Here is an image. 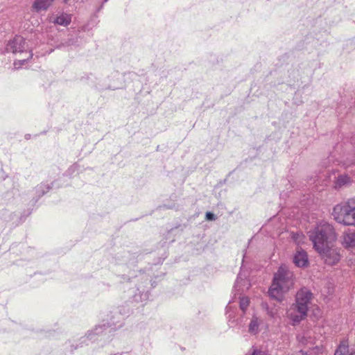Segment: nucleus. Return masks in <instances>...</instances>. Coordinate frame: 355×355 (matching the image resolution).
I'll return each instance as SVG.
<instances>
[{"mask_svg":"<svg viewBox=\"0 0 355 355\" xmlns=\"http://www.w3.org/2000/svg\"><path fill=\"white\" fill-rule=\"evenodd\" d=\"M342 244L345 248L355 247V230H349L343 233Z\"/></svg>","mask_w":355,"mask_h":355,"instance_id":"9b49d317","label":"nucleus"},{"mask_svg":"<svg viewBox=\"0 0 355 355\" xmlns=\"http://www.w3.org/2000/svg\"><path fill=\"white\" fill-rule=\"evenodd\" d=\"M331 214L338 223L355 227V198L335 205Z\"/></svg>","mask_w":355,"mask_h":355,"instance_id":"20e7f679","label":"nucleus"},{"mask_svg":"<svg viewBox=\"0 0 355 355\" xmlns=\"http://www.w3.org/2000/svg\"><path fill=\"white\" fill-rule=\"evenodd\" d=\"M347 340H343L336 350L334 355H355V353L349 354Z\"/></svg>","mask_w":355,"mask_h":355,"instance_id":"2eb2a0df","label":"nucleus"},{"mask_svg":"<svg viewBox=\"0 0 355 355\" xmlns=\"http://www.w3.org/2000/svg\"><path fill=\"white\" fill-rule=\"evenodd\" d=\"M297 339L299 340L300 342H301L303 344H307V340L303 337H301V336H297Z\"/></svg>","mask_w":355,"mask_h":355,"instance_id":"4be33fe9","label":"nucleus"},{"mask_svg":"<svg viewBox=\"0 0 355 355\" xmlns=\"http://www.w3.org/2000/svg\"><path fill=\"white\" fill-rule=\"evenodd\" d=\"M263 320L256 315H254L248 326V332L255 335L259 332V327L262 324Z\"/></svg>","mask_w":355,"mask_h":355,"instance_id":"ddd939ff","label":"nucleus"},{"mask_svg":"<svg viewBox=\"0 0 355 355\" xmlns=\"http://www.w3.org/2000/svg\"><path fill=\"white\" fill-rule=\"evenodd\" d=\"M311 298L312 293L309 290L302 288L297 292L296 295V303L293 305L301 309L302 313L304 311L307 312Z\"/></svg>","mask_w":355,"mask_h":355,"instance_id":"423d86ee","label":"nucleus"},{"mask_svg":"<svg viewBox=\"0 0 355 355\" xmlns=\"http://www.w3.org/2000/svg\"><path fill=\"white\" fill-rule=\"evenodd\" d=\"M216 217L215 215L211 212H207L206 214V219L208 220H215Z\"/></svg>","mask_w":355,"mask_h":355,"instance_id":"412c9836","label":"nucleus"},{"mask_svg":"<svg viewBox=\"0 0 355 355\" xmlns=\"http://www.w3.org/2000/svg\"><path fill=\"white\" fill-rule=\"evenodd\" d=\"M306 311H304L302 313L301 309L292 305L287 311V315L288 318L292 321L293 324L295 325L298 324L306 317Z\"/></svg>","mask_w":355,"mask_h":355,"instance_id":"1a4fd4ad","label":"nucleus"},{"mask_svg":"<svg viewBox=\"0 0 355 355\" xmlns=\"http://www.w3.org/2000/svg\"><path fill=\"white\" fill-rule=\"evenodd\" d=\"M54 0H46V7L49 6Z\"/></svg>","mask_w":355,"mask_h":355,"instance_id":"5701e85b","label":"nucleus"},{"mask_svg":"<svg viewBox=\"0 0 355 355\" xmlns=\"http://www.w3.org/2000/svg\"><path fill=\"white\" fill-rule=\"evenodd\" d=\"M352 183V179L347 174L339 175L334 180V188L339 189Z\"/></svg>","mask_w":355,"mask_h":355,"instance_id":"f8f14e48","label":"nucleus"},{"mask_svg":"<svg viewBox=\"0 0 355 355\" xmlns=\"http://www.w3.org/2000/svg\"><path fill=\"white\" fill-rule=\"evenodd\" d=\"M293 239L297 245H300L304 243L305 237L302 233L297 232L293 234Z\"/></svg>","mask_w":355,"mask_h":355,"instance_id":"a211bd4d","label":"nucleus"},{"mask_svg":"<svg viewBox=\"0 0 355 355\" xmlns=\"http://www.w3.org/2000/svg\"><path fill=\"white\" fill-rule=\"evenodd\" d=\"M250 304V300L247 297H242L239 300V307L243 313V315L245 313V311Z\"/></svg>","mask_w":355,"mask_h":355,"instance_id":"dca6fc26","label":"nucleus"},{"mask_svg":"<svg viewBox=\"0 0 355 355\" xmlns=\"http://www.w3.org/2000/svg\"><path fill=\"white\" fill-rule=\"evenodd\" d=\"M293 262L296 266L302 268L309 264V259L306 252L303 250H297L293 257Z\"/></svg>","mask_w":355,"mask_h":355,"instance_id":"9d476101","label":"nucleus"},{"mask_svg":"<svg viewBox=\"0 0 355 355\" xmlns=\"http://www.w3.org/2000/svg\"><path fill=\"white\" fill-rule=\"evenodd\" d=\"M71 15L62 12L49 16V21L57 25L67 26L71 21Z\"/></svg>","mask_w":355,"mask_h":355,"instance_id":"6e6552de","label":"nucleus"},{"mask_svg":"<svg viewBox=\"0 0 355 355\" xmlns=\"http://www.w3.org/2000/svg\"><path fill=\"white\" fill-rule=\"evenodd\" d=\"M252 355H269L266 352L254 349L252 354Z\"/></svg>","mask_w":355,"mask_h":355,"instance_id":"aec40b11","label":"nucleus"},{"mask_svg":"<svg viewBox=\"0 0 355 355\" xmlns=\"http://www.w3.org/2000/svg\"><path fill=\"white\" fill-rule=\"evenodd\" d=\"M25 44V40L21 36H15L12 40L8 42L6 46V49L8 52L25 54L24 58L15 61L14 67L16 69H21L33 56L31 52L26 51Z\"/></svg>","mask_w":355,"mask_h":355,"instance_id":"39448f33","label":"nucleus"},{"mask_svg":"<svg viewBox=\"0 0 355 355\" xmlns=\"http://www.w3.org/2000/svg\"><path fill=\"white\" fill-rule=\"evenodd\" d=\"M243 281V279H241V275H239L236 280V282H235V284H234V288L236 290H238L239 291L241 288H240V286H241V282Z\"/></svg>","mask_w":355,"mask_h":355,"instance_id":"6ab92c4d","label":"nucleus"},{"mask_svg":"<svg viewBox=\"0 0 355 355\" xmlns=\"http://www.w3.org/2000/svg\"><path fill=\"white\" fill-rule=\"evenodd\" d=\"M33 8L36 12H40L44 9V0H35Z\"/></svg>","mask_w":355,"mask_h":355,"instance_id":"f3484780","label":"nucleus"},{"mask_svg":"<svg viewBox=\"0 0 355 355\" xmlns=\"http://www.w3.org/2000/svg\"><path fill=\"white\" fill-rule=\"evenodd\" d=\"M294 284L293 274L286 266H281L275 273L273 281L269 288V295L277 300L282 301L284 295Z\"/></svg>","mask_w":355,"mask_h":355,"instance_id":"f03ea898","label":"nucleus"},{"mask_svg":"<svg viewBox=\"0 0 355 355\" xmlns=\"http://www.w3.org/2000/svg\"><path fill=\"white\" fill-rule=\"evenodd\" d=\"M105 330V324L103 325H97L93 329L88 331L85 337L90 340H96V336L101 334Z\"/></svg>","mask_w":355,"mask_h":355,"instance_id":"4468645a","label":"nucleus"},{"mask_svg":"<svg viewBox=\"0 0 355 355\" xmlns=\"http://www.w3.org/2000/svg\"><path fill=\"white\" fill-rule=\"evenodd\" d=\"M331 214L338 223L355 227V198L335 205Z\"/></svg>","mask_w":355,"mask_h":355,"instance_id":"7ed1b4c3","label":"nucleus"},{"mask_svg":"<svg viewBox=\"0 0 355 355\" xmlns=\"http://www.w3.org/2000/svg\"><path fill=\"white\" fill-rule=\"evenodd\" d=\"M236 308L235 306L232 305V302L230 301L227 306H226V315L228 320L229 323L231 325L234 326H242L245 324V321L243 320V315H241L240 318H235V312Z\"/></svg>","mask_w":355,"mask_h":355,"instance_id":"0eeeda50","label":"nucleus"},{"mask_svg":"<svg viewBox=\"0 0 355 355\" xmlns=\"http://www.w3.org/2000/svg\"><path fill=\"white\" fill-rule=\"evenodd\" d=\"M313 249L330 266L336 265L340 259V250L335 246L337 234L332 225L325 220L318 221L307 232Z\"/></svg>","mask_w":355,"mask_h":355,"instance_id":"f257e3e1","label":"nucleus"}]
</instances>
